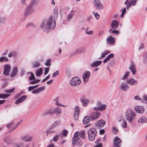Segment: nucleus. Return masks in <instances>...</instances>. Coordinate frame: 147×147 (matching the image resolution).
I'll return each mask as SVG.
<instances>
[{
    "label": "nucleus",
    "mask_w": 147,
    "mask_h": 147,
    "mask_svg": "<svg viewBox=\"0 0 147 147\" xmlns=\"http://www.w3.org/2000/svg\"><path fill=\"white\" fill-rule=\"evenodd\" d=\"M55 26V21L52 16H51L47 21L42 22L41 26L44 31L48 32L49 30L54 29Z\"/></svg>",
    "instance_id": "1"
},
{
    "label": "nucleus",
    "mask_w": 147,
    "mask_h": 147,
    "mask_svg": "<svg viewBox=\"0 0 147 147\" xmlns=\"http://www.w3.org/2000/svg\"><path fill=\"white\" fill-rule=\"evenodd\" d=\"M136 113L130 109H127L125 113V118L130 123H131L136 118Z\"/></svg>",
    "instance_id": "2"
},
{
    "label": "nucleus",
    "mask_w": 147,
    "mask_h": 147,
    "mask_svg": "<svg viewBox=\"0 0 147 147\" xmlns=\"http://www.w3.org/2000/svg\"><path fill=\"white\" fill-rule=\"evenodd\" d=\"M88 139L91 141L94 140L97 134V131L96 129L94 128H91L88 131Z\"/></svg>",
    "instance_id": "3"
},
{
    "label": "nucleus",
    "mask_w": 147,
    "mask_h": 147,
    "mask_svg": "<svg viewBox=\"0 0 147 147\" xmlns=\"http://www.w3.org/2000/svg\"><path fill=\"white\" fill-rule=\"evenodd\" d=\"M97 106L93 108V110L95 111L102 112L106 109L107 106L106 105L102 104L100 102H98L96 104Z\"/></svg>",
    "instance_id": "4"
},
{
    "label": "nucleus",
    "mask_w": 147,
    "mask_h": 147,
    "mask_svg": "<svg viewBox=\"0 0 147 147\" xmlns=\"http://www.w3.org/2000/svg\"><path fill=\"white\" fill-rule=\"evenodd\" d=\"M81 81L78 77L73 78L70 81V84L72 86H76L80 84Z\"/></svg>",
    "instance_id": "5"
},
{
    "label": "nucleus",
    "mask_w": 147,
    "mask_h": 147,
    "mask_svg": "<svg viewBox=\"0 0 147 147\" xmlns=\"http://www.w3.org/2000/svg\"><path fill=\"white\" fill-rule=\"evenodd\" d=\"M93 4L97 10L101 11L104 9V7L99 0H93Z\"/></svg>",
    "instance_id": "6"
},
{
    "label": "nucleus",
    "mask_w": 147,
    "mask_h": 147,
    "mask_svg": "<svg viewBox=\"0 0 147 147\" xmlns=\"http://www.w3.org/2000/svg\"><path fill=\"white\" fill-rule=\"evenodd\" d=\"M136 0H126L124 4L126 5V8L129 10L131 6H135L136 3Z\"/></svg>",
    "instance_id": "7"
},
{
    "label": "nucleus",
    "mask_w": 147,
    "mask_h": 147,
    "mask_svg": "<svg viewBox=\"0 0 147 147\" xmlns=\"http://www.w3.org/2000/svg\"><path fill=\"white\" fill-rule=\"evenodd\" d=\"M129 88V85L128 84L125 82H122L120 84L119 89L123 91H127Z\"/></svg>",
    "instance_id": "8"
},
{
    "label": "nucleus",
    "mask_w": 147,
    "mask_h": 147,
    "mask_svg": "<svg viewBox=\"0 0 147 147\" xmlns=\"http://www.w3.org/2000/svg\"><path fill=\"white\" fill-rule=\"evenodd\" d=\"M35 7L34 6H32L29 5L26 9L25 12V16H28L32 13L34 10Z\"/></svg>",
    "instance_id": "9"
},
{
    "label": "nucleus",
    "mask_w": 147,
    "mask_h": 147,
    "mask_svg": "<svg viewBox=\"0 0 147 147\" xmlns=\"http://www.w3.org/2000/svg\"><path fill=\"white\" fill-rule=\"evenodd\" d=\"M122 141L121 139L118 136L115 137L113 140V144L116 147H120L121 146Z\"/></svg>",
    "instance_id": "10"
},
{
    "label": "nucleus",
    "mask_w": 147,
    "mask_h": 147,
    "mask_svg": "<svg viewBox=\"0 0 147 147\" xmlns=\"http://www.w3.org/2000/svg\"><path fill=\"white\" fill-rule=\"evenodd\" d=\"M100 115V113L98 111L92 112L90 115V117L92 120H95L98 118Z\"/></svg>",
    "instance_id": "11"
},
{
    "label": "nucleus",
    "mask_w": 147,
    "mask_h": 147,
    "mask_svg": "<svg viewBox=\"0 0 147 147\" xmlns=\"http://www.w3.org/2000/svg\"><path fill=\"white\" fill-rule=\"evenodd\" d=\"M90 76V73L89 71H86L84 74L82 78L84 82H86L89 80Z\"/></svg>",
    "instance_id": "12"
},
{
    "label": "nucleus",
    "mask_w": 147,
    "mask_h": 147,
    "mask_svg": "<svg viewBox=\"0 0 147 147\" xmlns=\"http://www.w3.org/2000/svg\"><path fill=\"white\" fill-rule=\"evenodd\" d=\"M106 41L107 45H113L115 42V38L111 36H109L107 38Z\"/></svg>",
    "instance_id": "13"
},
{
    "label": "nucleus",
    "mask_w": 147,
    "mask_h": 147,
    "mask_svg": "<svg viewBox=\"0 0 147 147\" xmlns=\"http://www.w3.org/2000/svg\"><path fill=\"white\" fill-rule=\"evenodd\" d=\"M80 109L79 107L76 106L74 109V119L76 120H78V119L80 114Z\"/></svg>",
    "instance_id": "14"
},
{
    "label": "nucleus",
    "mask_w": 147,
    "mask_h": 147,
    "mask_svg": "<svg viewBox=\"0 0 147 147\" xmlns=\"http://www.w3.org/2000/svg\"><path fill=\"white\" fill-rule=\"evenodd\" d=\"M11 66L9 65L6 64L4 66V71L3 73L5 76H8L10 72Z\"/></svg>",
    "instance_id": "15"
},
{
    "label": "nucleus",
    "mask_w": 147,
    "mask_h": 147,
    "mask_svg": "<svg viewBox=\"0 0 147 147\" xmlns=\"http://www.w3.org/2000/svg\"><path fill=\"white\" fill-rule=\"evenodd\" d=\"M20 138L21 140L26 142H31L33 139L32 136L28 135L22 136Z\"/></svg>",
    "instance_id": "16"
},
{
    "label": "nucleus",
    "mask_w": 147,
    "mask_h": 147,
    "mask_svg": "<svg viewBox=\"0 0 147 147\" xmlns=\"http://www.w3.org/2000/svg\"><path fill=\"white\" fill-rule=\"evenodd\" d=\"M129 69L133 75L136 74V69L135 64L133 62H131V65L129 66Z\"/></svg>",
    "instance_id": "17"
},
{
    "label": "nucleus",
    "mask_w": 147,
    "mask_h": 147,
    "mask_svg": "<svg viewBox=\"0 0 147 147\" xmlns=\"http://www.w3.org/2000/svg\"><path fill=\"white\" fill-rule=\"evenodd\" d=\"M135 110L137 113H142L144 112L145 109L144 106H137L135 107Z\"/></svg>",
    "instance_id": "18"
},
{
    "label": "nucleus",
    "mask_w": 147,
    "mask_h": 147,
    "mask_svg": "<svg viewBox=\"0 0 147 147\" xmlns=\"http://www.w3.org/2000/svg\"><path fill=\"white\" fill-rule=\"evenodd\" d=\"M119 25L118 21L113 20L111 24V29H115L118 28Z\"/></svg>",
    "instance_id": "19"
},
{
    "label": "nucleus",
    "mask_w": 147,
    "mask_h": 147,
    "mask_svg": "<svg viewBox=\"0 0 147 147\" xmlns=\"http://www.w3.org/2000/svg\"><path fill=\"white\" fill-rule=\"evenodd\" d=\"M82 142L79 138L76 140H74V139L73 140L72 145L73 146L75 145L80 146L82 145Z\"/></svg>",
    "instance_id": "20"
},
{
    "label": "nucleus",
    "mask_w": 147,
    "mask_h": 147,
    "mask_svg": "<svg viewBox=\"0 0 147 147\" xmlns=\"http://www.w3.org/2000/svg\"><path fill=\"white\" fill-rule=\"evenodd\" d=\"M80 100L84 107H86L90 103L88 100L84 96L82 97L80 99Z\"/></svg>",
    "instance_id": "21"
},
{
    "label": "nucleus",
    "mask_w": 147,
    "mask_h": 147,
    "mask_svg": "<svg viewBox=\"0 0 147 147\" xmlns=\"http://www.w3.org/2000/svg\"><path fill=\"white\" fill-rule=\"evenodd\" d=\"M106 124V122L103 119L98 121L96 124V126L99 128H102Z\"/></svg>",
    "instance_id": "22"
},
{
    "label": "nucleus",
    "mask_w": 147,
    "mask_h": 147,
    "mask_svg": "<svg viewBox=\"0 0 147 147\" xmlns=\"http://www.w3.org/2000/svg\"><path fill=\"white\" fill-rule=\"evenodd\" d=\"M127 82L131 86H134L137 84V82L134 78H130L128 79L127 81Z\"/></svg>",
    "instance_id": "23"
},
{
    "label": "nucleus",
    "mask_w": 147,
    "mask_h": 147,
    "mask_svg": "<svg viewBox=\"0 0 147 147\" xmlns=\"http://www.w3.org/2000/svg\"><path fill=\"white\" fill-rule=\"evenodd\" d=\"M102 61H95L90 64V66L91 67H96L100 65Z\"/></svg>",
    "instance_id": "24"
},
{
    "label": "nucleus",
    "mask_w": 147,
    "mask_h": 147,
    "mask_svg": "<svg viewBox=\"0 0 147 147\" xmlns=\"http://www.w3.org/2000/svg\"><path fill=\"white\" fill-rule=\"evenodd\" d=\"M53 114V109L52 108H50L43 113L42 115L45 116L48 114Z\"/></svg>",
    "instance_id": "25"
},
{
    "label": "nucleus",
    "mask_w": 147,
    "mask_h": 147,
    "mask_svg": "<svg viewBox=\"0 0 147 147\" xmlns=\"http://www.w3.org/2000/svg\"><path fill=\"white\" fill-rule=\"evenodd\" d=\"M114 55L113 53H111L109 55L103 60V62L104 63H107V61H109L111 59L114 58Z\"/></svg>",
    "instance_id": "26"
},
{
    "label": "nucleus",
    "mask_w": 147,
    "mask_h": 147,
    "mask_svg": "<svg viewBox=\"0 0 147 147\" xmlns=\"http://www.w3.org/2000/svg\"><path fill=\"white\" fill-rule=\"evenodd\" d=\"M27 98L26 96L24 95L22 96L17 100L16 101L15 103L16 104H18L21 102L23 101Z\"/></svg>",
    "instance_id": "27"
},
{
    "label": "nucleus",
    "mask_w": 147,
    "mask_h": 147,
    "mask_svg": "<svg viewBox=\"0 0 147 147\" xmlns=\"http://www.w3.org/2000/svg\"><path fill=\"white\" fill-rule=\"evenodd\" d=\"M18 73V68L17 67H13V71L11 75V77H14L17 75Z\"/></svg>",
    "instance_id": "28"
},
{
    "label": "nucleus",
    "mask_w": 147,
    "mask_h": 147,
    "mask_svg": "<svg viewBox=\"0 0 147 147\" xmlns=\"http://www.w3.org/2000/svg\"><path fill=\"white\" fill-rule=\"evenodd\" d=\"M54 113H57V116H59L62 113V111L61 109L58 107L55 108L53 109Z\"/></svg>",
    "instance_id": "29"
},
{
    "label": "nucleus",
    "mask_w": 147,
    "mask_h": 147,
    "mask_svg": "<svg viewBox=\"0 0 147 147\" xmlns=\"http://www.w3.org/2000/svg\"><path fill=\"white\" fill-rule=\"evenodd\" d=\"M140 123H147V118L143 116L140 118L138 121Z\"/></svg>",
    "instance_id": "30"
},
{
    "label": "nucleus",
    "mask_w": 147,
    "mask_h": 147,
    "mask_svg": "<svg viewBox=\"0 0 147 147\" xmlns=\"http://www.w3.org/2000/svg\"><path fill=\"white\" fill-rule=\"evenodd\" d=\"M110 52L109 51L106 50L102 53L101 54V56L99 57V59H101L102 58H105L106 55L110 53Z\"/></svg>",
    "instance_id": "31"
},
{
    "label": "nucleus",
    "mask_w": 147,
    "mask_h": 147,
    "mask_svg": "<svg viewBox=\"0 0 147 147\" xmlns=\"http://www.w3.org/2000/svg\"><path fill=\"white\" fill-rule=\"evenodd\" d=\"M90 116H87L84 117V119L83 122L84 124H86L88 123L90 121L91 119Z\"/></svg>",
    "instance_id": "32"
},
{
    "label": "nucleus",
    "mask_w": 147,
    "mask_h": 147,
    "mask_svg": "<svg viewBox=\"0 0 147 147\" xmlns=\"http://www.w3.org/2000/svg\"><path fill=\"white\" fill-rule=\"evenodd\" d=\"M82 48H78L73 51L71 54L74 55L77 53H80L82 52Z\"/></svg>",
    "instance_id": "33"
},
{
    "label": "nucleus",
    "mask_w": 147,
    "mask_h": 147,
    "mask_svg": "<svg viewBox=\"0 0 147 147\" xmlns=\"http://www.w3.org/2000/svg\"><path fill=\"white\" fill-rule=\"evenodd\" d=\"M129 74V71H126L121 78V80H125L128 78Z\"/></svg>",
    "instance_id": "34"
},
{
    "label": "nucleus",
    "mask_w": 147,
    "mask_h": 147,
    "mask_svg": "<svg viewBox=\"0 0 147 147\" xmlns=\"http://www.w3.org/2000/svg\"><path fill=\"white\" fill-rule=\"evenodd\" d=\"M60 123V121H57L54 123L50 127L49 129L51 130L52 129L55 128L56 126H57Z\"/></svg>",
    "instance_id": "35"
},
{
    "label": "nucleus",
    "mask_w": 147,
    "mask_h": 147,
    "mask_svg": "<svg viewBox=\"0 0 147 147\" xmlns=\"http://www.w3.org/2000/svg\"><path fill=\"white\" fill-rule=\"evenodd\" d=\"M141 101L142 103L147 104V95H145L142 96Z\"/></svg>",
    "instance_id": "36"
},
{
    "label": "nucleus",
    "mask_w": 147,
    "mask_h": 147,
    "mask_svg": "<svg viewBox=\"0 0 147 147\" xmlns=\"http://www.w3.org/2000/svg\"><path fill=\"white\" fill-rule=\"evenodd\" d=\"M61 134H59L58 135H55L53 138L52 140H50V142L53 140L55 142H56L59 139L60 136H61Z\"/></svg>",
    "instance_id": "37"
},
{
    "label": "nucleus",
    "mask_w": 147,
    "mask_h": 147,
    "mask_svg": "<svg viewBox=\"0 0 147 147\" xmlns=\"http://www.w3.org/2000/svg\"><path fill=\"white\" fill-rule=\"evenodd\" d=\"M40 65V64L38 61H36L33 63V67L34 68H37L39 67Z\"/></svg>",
    "instance_id": "38"
},
{
    "label": "nucleus",
    "mask_w": 147,
    "mask_h": 147,
    "mask_svg": "<svg viewBox=\"0 0 147 147\" xmlns=\"http://www.w3.org/2000/svg\"><path fill=\"white\" fill-rule=\"evenodd\" d=\"M10 95L9 94H0V98L5 99L8 98Z\"/></svg>",
    "instance_id": "39"
},
{
    "label": "nucleus",
    "mask_w": 147,
    "mask_h": 147,
    "mask_svg": "<svg viewBox=\"0 0 147 147\" xmlns=\"http://www.w3.org/2000/svg\"><path fill=\"white\" fill-rule=\"evenodd\" d=\"M42 74V68H40L38 69L37 70L36 72V75L37 76H40Z\"/></svg>",
    "instance_id": "40"
},
{
    "label": "nucleus",
    "mask_w": 147,
    "mask_h": 147,
    "mask_svg": "<svg viewBox=\"0 0 147 147\" xmlns=\"http://www.w3.org/2000/svg\"><path fill=\"white\" fill-rule=\"evenodd\" d=\"M88 28H87L85 29L86 34L89 35L92 34L93 33V31L92 30H90L89 31H88Z\"/></svg>",
    "instance_id": "41"
},
{
    "label": "nucleus",
    "mask_w": 147,
    "mask_h": 147,
    "mask_svg": "<svg viewBox=\"0 0 147 147\" xmlns=\"http://www.w3.org/2000/svg\"><path fill=\"white\" fill-rule=\"evenodd\" d=\"M17 55V53L15 51H12L9 53L8 55L9 57H11L16 56Z\"/></svg>",
    "instance_id": "42"
},
{
    "label": "nucleus",
    "mask_w": 147,
    "mask_h": 147,
    "mask_svg": "<svg viewBox=\"0 0 147 147\" xmlns=\"http://www.w3.org/2000/svg\"><path fill=\"white\" fill-rule=\"evenodd\" d=\"M79 136L82 138H85V131L84 130H82L79 132Z\"/></svg>",
    "instance_id": "43"
},
{
    "label": "nucleus",
    "mask_w": 147,
    "mask_h": 147,
    "mask_svg": "<svg viewBox=\"0 0 147 147\" xmlns=\"http://www.w3.org/2000/svg\"><path fill=\"white\" fill-rule=\"evenodd\" d=\"M8 60V58L5 57H2L0 58V62L1 63L3 61L7 62Z\"/></svg>",
    "instance_id": "44"
},
{
    "label": "nucleus",
    "mask_w": 147,
    "mask_h": 147,
    "mask_svg": "<svg viewBox=\"0 0 147 147\" xmlns=\"http://www.w3.org/2000/svg\"><path fill=\"white\" fill-rule=\"evenodd\" d=\"M123 123L121 124V126L123 128H126L127 127V125L126 121L123 119L122 121Z\"/></svg>",
    "instance_id": "45"
},
{
    "label": "nucleus",
    "mask_w": 147,
    "mask_h": 147,
    "mask_svg": "<svg viewBox=\"0 0 147 147\" xmlns=\"http://www.w3.org/2000/svg\"><path fill=\"white\" fill-rule=\"evenodd\" d=\"M79 132H76L74 134L73 138H72V141H73V139H74V140H76L79 138Z\"/></svg>",
    "instance_id": "46"
},
{
    "label": "nucleus",
    "mask_w": 147,
    "mask_h": 147,
    "mask_svg": "<svg viewBox=\"0 0 147 147\" xmlns=\"http://www.w3.org/2000/svg\"><path fill=\"white\" fill-rule=\"evenodd\" d=\"M6 21V18L5 16L0 17V23H4Z\"/></svg>",
    "instance_id": "47"
},
{
    "label": "nucleus",
    "mask_w": 147,
    "mask_h": 147,
    "mask_svg": "<svg viewBox=\"0 0 147 147\" xmlns=\"http://www.w3.org/2000/svg\"><path fill=\"white\" fill-rule=\"evenodd\" d=\"M109 32L111 33H114L116 34H118L119 33V31L117 30H112V29H110L109 30Z\"/></svg>",
    "instance_id": "48"
},
{
    "label": "nucleus",
    "mask_w": 147,
    "mask_h": 147,
    "mask_svg": "<svg viewBox=\"0 0 147 147\" xmlns=\"http://www.w3.org/2000/svg\"><path fill=\"white\" fill-rule=\"evenodd\" d=\"M37 4V2L36 0H33L29 4L30 5L32 6H36Z\"/></svg>",
    "instance_id": "49"
},
{
    "label": "nucleus",
    "mask_w": 147,
    "mask_h": 147,
    "mask_svg": "<svg viewBox=\"0 0 147 147\" xmlns=\"http://www.w3.org/2000/svg\"><path fill=\"white\" fill-rule=\"evenodd\" d=\"M68 132L66 130H63L62 132L60 133L61 136L63 135L64 136H66Z\"/></svg>",
    "instance_id": "50"
},
{
    "label": "nucleus",
    "mask_w": 147,
    "mask_h": 147,
    "mask_svg": "<svg viewBox=\"0 0 147 147\" xmlns=\"http://www.w3.org/2000/svg\"><path fill=\"white\" fill-rule=\"evenodd\" d=\"M51 60L50 59H47L45 63V65L47 66H50L51 65Z\"/></svg>",
    "instance_id": "51"
},
{
    "label": "nucleus",
    "mask_w": 147,
    "mask_h": 147,
    "mask_svg": "<svg viewBox=\"0 0 147 147\" xmlns=\"http://www.w3.org/2000/svg\"><path fill=\"white\" fill-rule=\"evenodd\" d=\"M112 131L114 134H116L118 131V130L116 127L113 126L112 127Z\"/></svg>",
    "instance_id": "52"
},
{
    "label": "nucleus",
    "mask_w": 147,
    "mask_h": 147,
    "mask_svg": "<svg viewBox=\"0 0 147 147\" xmlns=\"http://www.w3.org/2000/svg\"><path fill=\"white\" fill-rule=\"evenodd\" d=\"M31 76L29 77V79L30 80H32L35 79V78L34 74L32 73H31Z\"/></svg>",
    "instance_id": "53"
},
{
    "label": "nucleus",
    "mask_w": 147,
    "mask_h": 147,
    "mask_svg": "<svg viewBox=\"0 0 147 147\" xmlns=\"http://www.w3.org/2000/svg\"><path fill=\"white\" fill-rule=\"evenodd\" d=\"M93 13L97 20H98L99 18L100 15L97 13H95L94 11H93Z\"/></svg>",
    "instance_id": "54"
},
{
    "label": "nucleus",
    "mask_w": 147,
    "mask_h": 147,
    "mask_svg": "<svg viewBox=\"0 0 147 147\" xmlns=\"http://www.w3.org/2000/svg\"><path fill=\"white\" fill-rule=\"evenodd\" d=\"M14 90V88H13L12 89L6 90H5V92L7 93H12Z\"/></svg>",
    "instance_id": "55"
},
{
    "label": "nucleus",
    "mask_w": 147,
    "mask_h": 147,
    "mask_svg": "<svg viewBox=\"0 0 147 147\" xmlns=\"http://www.w3.org/2000/svg\"><path fill=\"white\" fill-rule=\"evenodd\" d=\"M55 104L57 106L63 107H67V105H64L62 104H61L60 103H59L58 101H57V102H56Z\"/></svg>",
    "instance_id": "56"
},
{
    "label": "nucleus",
    "mask_w": 147,
    "mask_h": 147,
    "mask_svg": "<svg viewBox=\"0 0 147 147\" xmlns=\"http://www.w3.org/2000/svg\"><path fill=\"white\" fill-rule=\"evenodd\" d=\"M144 60L145 63H147V52L146 53L144 56Z\"/></svg>",
    "instance_id": "57"
},
{
    "label": "nucleus",
    "mask_w": 147,
    "mask_h": 147,
    "mask_svg": "<svg viewBox=\"0 0 147 147\" xmlns=\"http://www.w3.org/2000/svg\"><path fill=\"white\" fill-rule=\"evenodd\" d=\"M40 92L38 90V89H35L32 92V93L33 94H37L39 93Z\"/></svg>",
    "instance_id": "58"
},
{
    "label": "nucleus",
    "mask_w": 147,
    "mask_h": 147,
    "mask_svg": "<svg viewBox=\"0 0 147 147\" xmlns=\"http://www.w3.org/2000/svg\"><path fill=\"white\" fill-rule=\"evenodd\" d=\"M126 12V8H125L123 9L122 12L121 13V18H122L124 15V14L125 13V12Z\"/></svg>",
    "instance_id": "59"
},
{
    "label": "nucleus",
    "mask_w": 147,
    "mask_h": 147,
    "mask_svg": "<svg viewBox=\"0 0 147 147\" xmlns=\"http://www.w3.org/2000/svg\"><path fill=\"white\" fill-rule=\"evenodd\" d=\"M59 73L58 71H56L53 74V76L54 77H56L57 75H59Z\"/></svg>",
    "instance_id": "60"
},
{
    "label": "nucleus",
    "mask_w": 147,
    "mask_h": 147,
    "mask_svg": "<svg viewBox=\"0 0 147 147\" xmlns=\"http://www.w3.org/2000/svg\"><path fill=\"white\" fill-rule=\"evenodd\" d=\"M38 90L39 91V92H41L42 91L44 90L45 89V87L44 86H43L42 87H41L40 88H38Z\"/></svg>",
    "instance_id": "61"
},
{
    "label": "nucleus",
    "mask_w": 147,
    "mask_h": 147,
    "mask_svg": "<svg viewBox=\"0 0 147 147\" xmlns=\"http://www.w3.org/2000/svg\"><path fill=\"white\" fill-rule=\"evenodd\" d=\"M74 16V14H71L70 15H69L67 17V20L68 21H69L71 20V18H72L73 16Z\"/></svg>",
    "instance_id": "62"
},
{
    "label": "nucleus",
    "mask_w": 147,
    "mask_h": 147,
    "mask_svg": "<svg viewBox=\"0 0 147 147\" xmlns=\"http://www.w3.org/2000/svg\"><path fill=\"white\" fill-rule=\"evenodd\" d=\"M24 143L21 142L17 144V147H23L24 146Z\"/></svg>",
    "instance_id": "63"
},
{
    "label": "nucleus",
    "mask_w": 147,
    "mask_h": 147,
    "mask_svg": "<svg viewBox=\"0 0 147 147\" xmlns=\"http://www.w3.org/2000/svg\"><path fill=\"white\" fill-rule=\"evenodd\" d=\"M49 71V67H46L45 69V71L44 72V74H46L48 73Z\"/></svg>",
    "instance_id": "64"
}]
</instances>
